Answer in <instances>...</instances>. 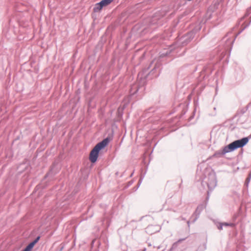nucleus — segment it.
<instances>
[{
	"label": "nucleus",
	"mask_w": 251,
	"mask_h": 251,
	"mask_svg": "<svg viewBox=\"0 0 251 251\" xmlns=\"http://www.w3.org/2000/svg\"><path fill=\"white\" fill-rule=\"evenodd\" d=\"M249 140L248 137H244L241 139L236 140L228 145L225 146L221 151H217L215 155L221 154L223 155L238 148H242L248 143Z\"/></svg>",
	"instance_id": "obj_1"
},
{
	"label": "nucleus",
	"mask_w": 251,
	"mask_h": 251,
	"mask_svg": "<svg viewBox=\"0 0 251 251\" xmlns=\"http://www.w3.org/2000/svg\"><path fill=\"white\" fill-rule=\"evenodd\" d=\"M109 142V140L108 138L104 139L101 142L97 144L93 149L91 151L89 159L92 163H95L96 162L98 157L99 155V153L100 150L104 149L108 144Z\"/></svg>",
	"instance_id": "obj_2"
},
{
	"label": "nucleus",
	"mask_w": 251,
	"mask_h": 251,
	"mask_svg": "<svg viewBox=\"0 0 251 251\" xmlns=\"http://www.w3.org/2000/svg\"><path fill=\"white\" fill-rule=\"evenodd\" d=\"M207 184L210 191L212 190L216 187L217 179L216 175L214 174H211L209 175Z\"/></svg>",
	"instance_id": "obj_3"
},
{
	"label": "nucleus",
	"mask_w": 251,
	"mask_h": 251,
	"mask_svg": "<svg viewBox=\"0 0 251 251\" xmlns=\"http://www.w3.org/2000/svg\"><path fill=\"white\" fill-rule=\"evenodd\" d=\"M111 2L109 0H102L100 2L97 3L96 6L94 8V10L95 12H97L101 10L103 6L108 5Z\"/></svg>",
	"instance_id": "obj_4"
},
{
	"label": "nucleus",
	"mask_w": 251,
	"mask_h": 251,
	"mask_svg": "<svg viewBox=\"0 0 251 251\" xmlns=\"http://www.w3.org/2000/svg\"><path fill=\"white\" fill-rule=\"evenodd\" d=\"M235 226V225L233 223H222L219 224V225L218 226V228L220 230H221L223 229V226H230L231 227H233V226Z\"/></svg>",
	"instance_id": "obj_5"
},
{
	"label": "nucleus",
	"mask_w": 251,
	"mask_h": 251,
	"mask_svg": "<svg viewBox=\"0 0 251 251\" xmlns=\"http://www.w3.org/2000/svg\"><path fill=\"white\" fill-rule=\"evenodd\" d=\"M151 227H152L151 226H149L147 228V232H149V233L150 232L149 230L151 228Z\"/></svg>",
	"instance_id": "obj_6"
},
{
	"label": "nucleus",
	"mask_w": 251,
	"mask_h": 251,
	"mask_svg": "<svg viewBox=\"0 0 251 251\" xmlns=\"http://www.w3.org/2000/svg\"><path fill=\"white\" fill-rule=\"evenodd\" d=\"M250 179H251V178H250V177H248V178H247L246 181H247V183H249V181H250Z\"/></svg>",
	"instance_id": "obj_7"
},
{
	"label": "nucleus",
	"mask_w": 251,
	"mask_h": 251,
	"mask_svg": "<svg viewBox=\"0 0 251 251\" xmlns=\"http://www.w3.org/2000/svg\"><path fill=\"white\" fill-rule=\"evenodd\" d=\"M248 177H250V178H251V172L250 173Z\"/></svg>",
	"instance_id": "obj_8"
},
{
	"label": "nucleus",
	"mask_w": 251,
	"mask_h": 251,
	"mask_svg": "<svg viewBox=\"0 0 251 251\" xmlns=\"http://www.w3.org/2000/svg\"><path fill=\"white\" fill-rule=\"evenodd\" d=\"M113 0H109V1H110V2H111Z\"/></svg>",
	"instance_id": "obj_9"
},
{
	"label": "nucleus",
	"mask_w": 251,
	"mask_h": 251,
	"mask_svg": "<svg viewBox=\"0 0 251 251\" xmlns=\"http://www.w3.org/2000/svg\"><path fill=\"white\" fill-rule=\"evenodd\" d=\"M141 179H140L139 180L140 183H141Z\"/></svg>",
	"instance_id": "obj_10"
}]
</instances>
